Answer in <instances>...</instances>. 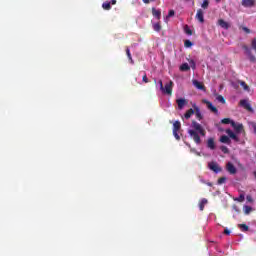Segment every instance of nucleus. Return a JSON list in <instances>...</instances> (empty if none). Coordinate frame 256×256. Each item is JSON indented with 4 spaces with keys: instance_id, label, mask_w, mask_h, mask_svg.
<instances>
[{
    "instance_id": "46",
    "label": "nucleus",
    "mask_w": 256,
    "mask_h": 256,
    "mask_svg": "<svg viewBox=\"0 0 256 256\" xmlns=\"http://www.w3.org/2000/svg\"><path fill=\"white\" fill-rule=\"evenodd\" d=\"M206 185H208V187H213V183L211 182H207Z\"/></svg>"
},
{
    "instance_id": "43",
    "label": "nucleus",
    "mask_w": 256,
    "mask_h": 256,
    "mask_svg": "<svg viewBox=\"0 0 256 256\" xmlns=\"http://www.w3.org/2000/svg\"><path fill=\"white\" fill-rule=\"evenodd\" d=\"M224 235H231V231L229 229H224Z\"/></svg>"
},
{
    "instance_id": "14",
    "label": "nucleus",
    "mask_w": 256,
    "mask_h": 256,
    "mask_svg": "<svg viewBox=\"0 0 256 256\" xmlns=\"http://www.w3.org/2000/svg\"><path fill=\"white\" fill-rule=\"evenodd\" d=\"M243 7H255V0H242Z\"/></svg>"
},
{
    "instance_id": "17",
    "label": "nucleus",
    "mask_w": 256,
    "mask_h": 256,
    "mask_svg": "<svg viewBox=\"0 0 256 256\" xmlns=\"http://www.w3.org/2000/svg\"><path fill=\"white\" fill-rule=\"evenodd\" d=\"M195 115V109L190 108L185 114L184 117L185 119H191V116Z\"/></svg>"
},
{
    "instance_id": "3",
    "label": "nucleus",
    "mask_w": 256,
    "mask_h": 256,
    "mask_svg": "<svg viewBox=\"0 0 256 256\" xmlns=\"http://www.w3.org/2000/svg\"><path fill=\"white\" fill-rule=\"evenodd\" d=\"M242 49L245 51V54L247 55V57L249 58V60H250L252 63H255L256 58H255V55H253V52H251V48L248 47L247 45H244V46L242 47Z\"/></svg>"
},
{
    "instance_id": "44",
    "label": "nucleus",
    "mask_w": 256,
    "mask_h": 256,
    "mask_svg": "<svg viewBox=\"0 0 256 256\" xmlns=\"http://www.w3.org/2000/svg\"><path fill=\"white\" fill-rule=\"evenodd\" d=\"M153 1L155 0H143V3L149 4V3H153Z\"/></svg>"
},
{
    "instance_id": "35",
    "label": "nucleus",
    "mask_w": 256,
    "mask_h": 256,
    "mask_svg": "<svg viewBox=\"0 0 256 256\" xmlns=\"http://www.w3.org/2000/svg\"><path fill=\"white\" fill-rule=\"evenodd\" d=\"M251 211H252L251 206H244V213L246 215H249V213H251Z\"/></svg>"
},
{
    "instance_id": "19",
    "label": "nucleus",
    "mask_w": 256,
    "mask_h": 256,
    "mask_svg": "<svg viewBox=\"0 0 256 256\" xmlns=\"http://www.w3.org/2000/svg\"><path fill=\"white\" fill-rule=\"evenodd\" d=\"M152 15H153V17H156L157 19H161V10L152 8Z\"/></svg>"
},
{
    "instance_id": "12",
    "label": "nucleus",
    "mask_w": 256,
    "mask_h": 256,
    "mask_svg": "<svg viewBox=\"0 0 256 256\" xmlns=\"http://www.w3.org/2000/svg\"><path fill=\"white\" fill-rule=\"evenodd\" d=\"M176 103H177V106H178V109H183V107H185V105H187V100L185 98H179L176 100Z\"/></svg>"
},
{
    "instance_id": "47",
    "label": "nucleus",
    "mask_w": 256,
    "mask_h": 256,
    "mask_svg": "<svg viewBox=\"0 0 256 256\" xmlns=\"http://www.w3.org/2000/svg\"><path fill=\"white\" fill-rule=\"evenodd\" d=\"M216 1V3H221V0H215Z\"/></svg>"
},
{
    "instance_id": "16",
    "label": "nucleus",
    "mask_w": 256,
    "mask_h": 256,
    "mask_svg": "<svg viewBox=\"0 0 256 256\" xmlns=\"http://www.w3.org/2000/svg\"><path fill=\"white\" fill-rule=\"evenodd\" d=\"M207 147H208V149H211L212 151H214V149H215V139L209 138L207 140Z\"/></svg>"
},
{
    "instance_id": "25",
    "label": "nucleus",
    "mask_w": 256,
    "mask_h": 256,
    "mask_svg": "<svg viewBox=\"0 0 256 256\" xmlns=\"http://www.w3.org/2000/svg\"><path fill=\"white\" fill-rule=\"evenodd\" d=\"M239 85H241V87H243L244 91H249V85H247V83H245V81H238Z\"/></svg>"
},
{
    "instance_id": "23",
    "label": "nucleus",
    "mask_w": 256,
    "mask_h": 256,
    "mask_svg": "<svg viewBox=\"0 0 256 256\" xmlns=\"http://www.w3.org/2000/svg\"><path fill=\"white\" fill-rule=\"evenodd\" d=\"M191 69V66H189L188 63H183L181 66H180V71H189Z\"/></svg>"
},
{
    "instance_id": "18",
    "label": "nucleus",
    "mask_w": 256,
    "mask_h": 256,
    "mask_svg": "<svg viewBox=\"0 0 256 256\" xmlns=\"http://www.w3.org/2000/svg\"><path fill=\"white\" fill-rule=\"evenodd\" d=\"M173 131H176V132L181 131V122L180 121H175L173 123Z\"/></svg>"
},
{
    "instance_id": "29",
    "label": "nucleus",
    "mask_w": 256,
    "mask_h": 256,
    "mask_svg": "<svg viewBox=\"0 0 256 256\" xmlns=\"http://www.w3.org/2000/svg\"><path fill=\"white\" fill-rule=\"evenodd\" d=\"M238 203H243L245 201V194H240L238 198L235 199Z\"/></svg>"
},
{
    "instance_id": "42",
    "label": "nucleus",
    "mask_w": 256,
    "mask_h": 256,
    "mask_svg": "<svg viewBox=\"0 0 256 256\" xmlns=\"http://www.w3.org/2000/svg\"><path fill=\"white\" fill-rule=\"evenodd\" d=\"M175 15V10H170L167 17H173Z\"/></svg>"
},
{
    "instance_id": "8",
    "label": "nucleus",
    "mask_w": 256,
    "mask_h": 256,
    "mask_svg": "<svg viewBox=\"0 0 256 256\" xmlns=\"http://www.w3.org/2000/svg\"><path fill=\"white\" fill-rule=\"evenodd\" d=\"M196 19L199 23H205V12L202 9L197 10Z\"/></svg>"
},
{
    "instance_id": "41",
    "label": "nucleus",
    "mask_w": 256,
    "mask_h": 256,
    "mask_svg": "<svg viewBox=\"0 0 256 256\" xmlns=\"http://www.w3.org/2000/svg\"><path fill=\"white\" fill-rule=\"evenodd\" d=\"M246 201H248V203H253V197L251 195H247Z\"/></svg>"
},
{
    "instance_id": "24",
    "label": "nucleus",
    "mask_w": 256,
    "mask_h": 256,
    "mask_svg": "<svg viewBox=\"0 0 256 256\" xmlns=\"http://www.w3.org/2000/svg\"><path fill=\"white\" fill-rule=\"evenodd\" d=\"M102 8L105 10V11H110L111 9V2H104L102 4Z\"/></svg>"
},
{
    "instance_id": "40",
    "label": "nucleus",
    "mask_w": 256,
    "mask_h": 256,
    "mask_svg": "<svg viewBox=\"0 0 256 256\" xmlns=\"http://www.w3.org/2000/svg\"><path fill=\"white\" fill-rule=\"evenodd\" d=\"M241 29L242 31H244V33H247V34L251 33V30L245 26H242Z\"/></svg>"
},
{
    "instance_id": "20",
    "label": "nucleus",
    "mask_w": 256,
    "mask_h": 256,
    "mask_svg": "<svg viewBox=\"0 0 256 256\" xmlns=\"http://www.w3.org/2000/svg\"><path fill=\"white\" fill-rule=\"evenodd\" d=\"M220 141H221V143H226L227 145H229V143H231V139L227 135L221 136Z\"/></svg>"
},
{
    "instance_id": "21",
    "label": "nucleus",
    "mask_w": 256,
    "mask_h": 256,
    "mask_svg": "<svg viewBox=\"0 0 256 256\" xmlns=\"http://www.w3.org/2000/svg\"><path fill=\"white\" fill-rule=\"evenodd\" d=\"M126 55L131 63V65H133L135 63V61H133V57L131 56V50L129 49V47L126 48Z\"/></svg>"
},
{
    "instance_id": "1",
    "label": "nucleus",
    "mask_w": 256,
    "mask_h": 256,
    "mask_svg": "<svg viewBox=\"0 0 256 256\" xmlns=\"http://www.w3.org/2000/svg\"><path fill=\"white\" fill-rule=\"evenodd\" d=\"M192 128L193 130H189L188 133L190 137L193 139V141L196 143V145H201V135L202 137H205L206 131L205 128L199 122L193 120L192 121Z\"/></svg>"
},
{
    "instance_id": "7",
    "label": "nucleus",
    "mask_w": 256,
    "mask_h": 256,
    "mask_svg": "<svg viewBox=\"0 0 256 256\" xmlns=\"http://www.w3.org/2000/svg\"><path fill=\"white\" fill-rule=\"evenodd\" d=\"M226 171H228L230 175H235L237 173V168L235 167V165H233V163L228 162L226 164Z\"/></svg>"
},
{
    "instance_id": "28",
    "label": "nucleus",
    "mask_w": 256,
    "mask_h": 256,
    "mask_svg": "<svg viewBox=\"0 0 256 256\" xmlns=\"http://www.w3.org/2000/svg\"><path fill=\"white\" fill-rule=\"evenodd\" d=\"M238 227L241 231H249V226H247V224H239Z\"/></svg>"
},
{
    "instance_id": "13",
    "label": "nucleus",
    "mask_w": 256,
    "mask_h": 256,
    "mask_svg": "<svg viewBox=\"0 0 256 256\" xmlns=\"http://www.w3.org/2000/svg\"><path fill=\"white\" fill-rule=\"evenodd\" d=\"M240 106L246 109L247 111H253V108H251V104L247 100H240Z\"/></svg>"
},
{
    "instance_id": "27",
    "label": "nucleus",
    "mask_w": 256,
    "mask_h": 256,
    "mask_svg": "<svg viewBox=\"0 0 256 256\" xmlns=\"http://www.w3.org/2000/svg\"><path fill=\"white\" fill-rule=\"evenodd\" d=\"M216 99H217V101H218L219 103H222V105H225V103H226L225 97H223L222 95H218V96L216 97Z\"/></svg>"
},
{
    "instance_id": "15",
    "label": "nucleus",
    "mask_w": 256,
    "mask_h": 256,
    "mask_svg": "<svg viewBox=\"0 0 256 256\" xmlns=\"http://www.w3.org/2000/svg\"><path fill=\"white\" fill-rule=\"evenodd\" d=\"M218 25L222 27V29H229V27H231V25H229L225 20L223 19H219L218 20Z\"/></svg>"
},
{
    "instance_id": "11",
    "label": "nucleus",
    "mask_w": 256,
    "mask_h": 256,
    "mask_svg": "<svg viewBox=\"0 0 256 256\" xmlns=\"http://www.w3.org/2000/svg\"><path fill=\"white\" fill-rule=\"evenodd\" d=\"M192 83L194 87H196V89H199L200 91H205V85L202 82H199V80H193Z\"/></svg>"
},
{
    "instance_id": "6",
    "label": "nucleus",
    "mask_w": 256,
    "mask_h": 256,
    "mask_svg": "<svg viewBox=\"0 0 256 256\" xmlns=\"http://www.w3.org/2000/svg\"><path fill=\"white\" fill-rule=\"evenodd\" d=\"M208 167L211 171H213L214 173H221V171H223V168H221L219 166V164L215 163V162H211L208 164Z\"/></svg>"
},
{
    "instance_id": "31",
    "label": "nucleus",
    "mask_w": 256,
    "mask_h": 256,
    "mask_svg": "<svg viewBox=\"0 0 256 256\" xmlns=\"http://www.w3.org/2000/svg\"><path fill=\"white\" fill-rule=\"evenodd\" d=\"M184 31H185L186 35H193V30L189 29L188 25H186L184 27Z\"/></svg>"
},
{
    "instance_id": "22",
    "label": "nucleus",
    "mask_w": 256,
    "mask_h": 256,
    "mask_svg": "<svg viewBox=\"0 0 256 256\" xmlns=\"http://www.w3.org/2000/svg\"><path fill=\"white\" fill-rule=\"evenodd\" d=\"M205 205H207V199H202L201 202L199 203V209L200 211H204Z\"/></svg>"
},
{
    "instance_id": "5",
    "label": "nucleus",
    "mask_w": 256,
    "mask_h": 256,
    "mask_svg": "<svg viewBox=\"0 0 256 256\" xmlns=\"http://www.w3.org/2000/svg\"><path fill=\"white\" fill-rule=\"evenodd\" d=\"M202 103H204V105L207 106V109H209V111H211L212 113H215V115L219 113V110L217 109V107L213 105V103H211V101L203 100Z\"/></svg>"
},
{
    "instance_id": "39",
    "label": "nucleus",
    "mask_w": 256,
    "mask_h": 256,
    "mask_svg": "<svg viewBox=\"0 0 256 256\" xmlns=\"http://www.w3.org/2000/svg\"><path fill=\"white\" fill-rule=\"evenodd\" d=\"M220 149L223 153H229V148H227V146H221Z\"/></svg>"
},
{
    "instance_id": "2",
    "label": "nucleus",
    "mask_w": 256,
    "mask_h": 256,
    "mask_svg": "<svg viewBox=\"0 0 256 256\" xmlns=\"http://www.w3.org/2000/svg\"><path fill=\"white\" fill-rule=\"evenodd\" d=\"M158 83L160 85V91H162L164 95H173V81L170 80L165 86H163V80H159Z\"/></svg>"
},
{
    "instance_id": "10",
    "label": "nucleus",
    "mask_w": 256,
    "mask_h": 256,
    "mask_svg": "<svg viewBox=\"0 0 256 256\" xmlns=\"http://www.w3.org/2000/svg\"><path fill=\"white\" fill-rule=\"evenodd\" d=\"M226 133L228 137H230V139H233V141H236V143H239V137L231 129L226 130Z\"/></svg>"
},
{
    "instance_id": "4",
    "label": "nucleus",
    "mask_w": 256,
    "mask_h": 256,
    "mask_svg": "<svg viewBox=\"0 0 256 256\" xmlns=\"http://www.w3.org/2000/svg\"><path fill=\"white\" fill-rule=\"evenodd\" d=\"M231 127H233L235 133H244L245 134V128L243 127V124L231 122Z\"/></svg>"
},
{
    "instance_id": "30",
    "label": "nucleus",
    "mask_w": 256,
    "mask_h": 256,
    "mask_svg": "<svg viewBox=\"0 0 256 256\" xmlns=\"http://www.w3.org/2000/svg\"><path fill=\"white\" fill-rule=\"evenodd\" d=\"M153 29L154 31H157L159 33V31H161V24L160 23L153 24Z\"/></svg>"
},
{
    "instance_id": "9",
    "label": "nucleus",
    "mask_w": 256,
    "mask_h": 256,
    "mask_svg": "<svg viewBox=\"0 0 256 256\" xmlns=\"http://www.w3.org/2000/svg\"><path fill=\"white\" fill-rule=\"evenodd\" d=\"M193 107L195 110L194 114L196 116V119H198V121H201L203 119V114H201V109H199V106L195 104L193 105Z\"/></svg>"
},
{
    "instance_id": "48",
    "label": "nucleus",
    "mask_w": 256,
    "mask_h": 256,
    "mask_svg": "<svg viewBox=\"0 0 256 256\" xmlns=\"http://www.w3.org/2000/svg\"><path fill=\"white\" fill-rule=\"evenodd\" d=\"M254 176H255V178H256V172H254Z\"/></svg>"
},
{
    "instance_id": "36",
    "label": "nucleus",
    "mask_w": 256,
    "mask_h": 256,
    "mask_svg": "<svg viewBox=\"0 0 256 256\" xmlns=\"http://www.w3.org/2000/svg\"><path fill=\"white\" fill-rule=\"evenodd\" d=\"M189 64H190V67H191L192 69H196L197 64L195 63V60H193V59L189 60Z\"/></svg>"
},
{
    "instance_id": "37",
    "label": "nucleus",
    "mask_w": 256,
    "mask_h": 256,
    "mask_svg": "<svg viewBox=\"0 0 256 256\" xmlns=\"http://www.w3.org/2000/svg\"><path fill=\"white\" fill-rule=\"evenodd\" d=\"M173 135L177 141H181V136H179V132L173 131Z\"/></svg>"
},
{
    "instance_id": "26",
    "label": "nucleus",
    "mask_w": 256,
    "mask_h": 256,
    "mask_svg": "<svg viewBox=\"0 0 256 256\" xmlns=\"http://www.w3.org/2000/svg\"><path fill=\"white\" fill-rule=\"evenodd\" d=\"M235 121L230 120L229 118H224L221 120V123H223V125H231V123H234Z\"/></svg>"
},
{
    "instance_id": "34",
    "label": "nucleus",
    "mask_w": 256,
    "mask_h": 256,
    "mask_svg": "<svg viewBox=\"0 0 256 256\" xmlns=\"http://www.w3.org/2000/svg\"><path fill=\"white\" fill-rule=\"evenodd\" d=\"M227 181V177H220L217 181L218 185H223Z\"/></svg>"
},
{
    "instance_id": "32",
    "label": "nucleus",
    "mask_w": 256,
    "mask_h": 256,
    "mask_svg": "<svg viewBox=\"0 0 256 256\" xmlns=\"http://www.w3.org/2000/svg\"><path fill=\"white\" fill-rule=\"evenodd\" d=\"M201 7H202V9H208L209 8V0H204Z\"/></svg>"
},
{
    "instance_id": "45",
    "label": "nucleus",
    "mask_w": 256,
    "mask_h": 256,
    "mask_svg": "<svg viewBox=\"0 0 256 256\" xmlns=\"http://www.w3.org/2000/svg\"><path fill=\"white\" fill-rule=\"evenodd\" d=\"M110 5H117V0H112V1L110 2Z\"/></svg>"
},
{
    "instance_id": "38",
    "label": "nucleus",
    "mask_w": 256,
    "mask_h": 256,
    "mask_svg": "<svg viewBox=\"0 0 256 256\" xmlns=\"http://www.w3.org/2000/svg\"><path fill=\"white\" fill-rule=\"evenodd\" d=\"M142 81L144 83H149V78H147V74L146 73H144V75L142 76Z\"/></svg>"
},
{
    "instance_id": "49",
    "label": "nucleus",
    "mask_w": 256,
    "mask_h": 256,
    "mask_svg": "<svg viewBox=\"0 0 256 256\" xmlns=\"http://www.w3.org/2000/svg\"><path fill=\"white\" fill-rule=\"evenodd\" d=\"M191 151H195L194 149H191Z\"/></svg>"
},
{
    "instance_id": "33",
    "label": "nucleus",
    "mask_w": 256,
    "mask_h": 256,
    "mask_svg": "<svg viewBox=\"0 0 256 256\" xmlns=\"http://www.w3.org/2000/svg\"><path fill=\"white\" fill-rule=\"evenodd\" d=\"M184 46L186 48L193 47V42H191V40H185Z\"/></svg>"
}]
</instances>
